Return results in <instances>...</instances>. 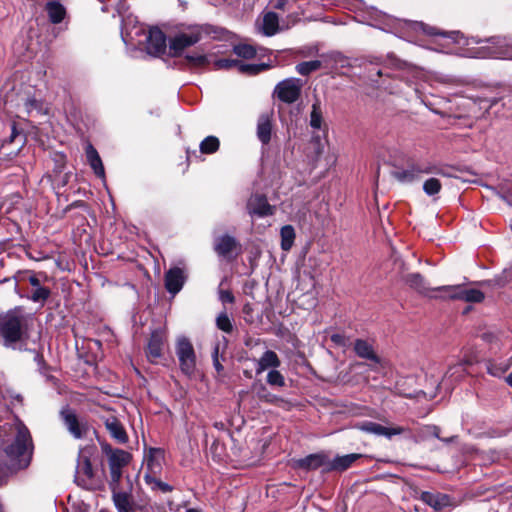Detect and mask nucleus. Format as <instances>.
Listing matches in <instances>:
<instances>
[{
	"label": "nucleus",
	"mask_w": 512,
	"mask_h": 512,
	"mask_svg": "<svg viewBox=\"0 0 512 512\" xmlns=\"http://www.w3.org/2000/svg\"><path fill=\"white\" fill-rule=\"evenodd\" d=\"M186 512H199V510L194 509V508H189V509H187Z\"/></svg>",
	"instance_id": "55"
},
{
	"label": "nucleus",
	"mask_w": 512,
	"mask_h": 512,
	"mask_svg": "<svg viewBox=\"0 0 512 512\" xmlns=\"http://www.w3.org/2000/svg\"><path fill=\"white\" fill-rule=\"evenodd\" d=\"M301 88L302 84L299 79H285L276 85L274 95L284 103H294L300 96Z\"/></svg>",
	"instance_id": "10"
},
{
	"label": "nucleus",
	"mask_w": 512,
	"mask_h": 512,
	"mask_svg": "<svg viewBox=\"0 0 512 512\" xmlns=\"http://www.w3.org/2000/svg\"><path fill=\"white\" fill-rule=\"evenodd\" d=\"M469 364L466 360H459L455 363H451L447 372L444 375V379L459 380L466 373V366Z\"/></svg>",
	"instance_id": "31"
},
{
	"label": "nucleus",
	"mask_w": 512,
	"mask_h": 512,
	"mask_svg": "<svg viewBox=\"0 0 512 512\" xmlns=\"http://www.w3.org/2000/svg\"><path fill=\"white\" fill-rule=\"evenodd\" d=\"M93 478V470L91 463L87 457L80 458L76 467L75 481L86 489L91 488Z\"/></svg>",
	"instance_id": "14"
},
{
	"label": "nucleus",
	"mask_w": 512,
	"mask_h": 512,
	"mask_svg": "<svg viewBox=\"0 0 512 512\" xmlns=\"http://www.w3.org/2000/svg\"><path fill=\"white\" fill-rule=\"evenodd\" d=\"M428 33L429 34H435V31H434V29H431V30L428 31Z\"/></svg>",
	"instance_id": "56"
},
{
	"label": "nucleus",
	"mask_w": 512,
	"mask_h": 512,
	"mask_svg": "<svg viewBox=\"0 0 512 512\" xmlns=\"http://www.w3.org/2000/svg\"><path fill=\"white\" fill-rule=\"evenodd\" d=\"M267 383L270 386L283 387L285 386V378L277 369L270 370L267 374Z\"/></svg>",
	"instance_id": "41"
},
{
	"label": "nucleus",
	"mask_w": 512,
	"mask_h": 512,
	"mask_svg": "<svg viewBox=\"0 0 512 512\" xmlns=\"http://www.w3.org/2000/svg\"><path fill=\"white\" fill-rule=\"evenodd\" d=\"M280 365L281 361L278 355L272 350H266L256 361V374L259 375L268 369H277Z\"/></svg>",
	"instance_id": "19"
},
{
	"label": "nucleus",
	"mask_w": 512,
	"mask_h": 512,
	"mask_svg": "<svg viewBox=\"0 0 512 512\" xmlns=\"http://www.w3.org/2000/svg\"><path fill=\"white\" fill-rule=\"evenodd\" d=\"M357 427L359 430L365 433L374 434L376 436H384L389 439L395 435L402 434L404 431V429L401 427H386L372 421H365L359 424Z\"/></svg>",
	"instance_id": "12"
},
{
	"label": "nucleus",
	"mask_w": 512,
	"mask_h": 512,
	"mask_svg": "<svg viewBox=\"0 0 512 512\" xmlns=\"http://www.w3.org/2000/svg\"><path fill=\"white\" fill-rule=\"evenodd\" d=\"M45 10L48 13L50 21L54 24L62 22L66 14L64 6L58 1H50L46 3Z\"/></svg>",
	"instance_id": "27"
},
{
	"label": "nucleus",
	"mask_w": 512,
	"mask_h": 512,
	"mask_svg": "<svg viewBox=\"0 0 512 512\" xmlns=\"http://www.w3.org/2000/svg\"><path fill=\"white\" fill-rule=\"evenodd\" d=\"M130 454L124 450H115L109 456V467L122 468L130 461Z\"/></svg>",
	"instance_id": "34"
},
{
	"label": "nucleus",
	"mask_w": 512,
	"mask_h": 512,
	"mask_svg": "<svg viewBox=\"0 0 512 512\" xmlns=\"http://www.w3.org/2000/svg\"><path fill=\"white\" fill-rule=\"evenodd\" d=\"M279 28V18L278 15L274 12H267L263 15L262 23L260 25V29L262 33L266 36H272L278 32Z\"/></svg>",
	"instance_id": "23"
},
{
	"label": "nucleus",
	"mask_w": 512,
	"mask_h": 512,
	"mask_svg": "<svg viewBox=\"0 0 512 512\" xmlns=\"http://www.w3.org/2000/svg\"><path fill=\"white\" fill-rule=\"evenodd\" d=\"M176 355L181 371L193 376L196 371V355L192 343L186 337H179L176 343Z\"/></svg>",
	"instance_id": "5"
},
{
	"label": "nucleus",
	"mask_w": 512,
	"mask_h": 512,
	"mask_svg": "<svg viewBox=\"0 0 512 512\" xmlns=\"http://www.w3.org/2000/svg\"><path fill=\"white\" fill-rule=\"evenodd\" d=\"M405 282L408 286L422 294L428 295L430 292V288L426 285L424 278L419 273L408 274L405 277Z\"/></svg>",
	"instance_id": "30"
},
{
	"label": "nucleus",
	"mask_w": 512,
	"mask_h": 512,
	"mask_svg": "<svg viewBox=\"0 0 512 512\" xmlns=\"http://www.w3.org/2000/svg\"><path fill=\"white\" fill-rule=\"evenodd\" d=\"M106 428L111 433V435L117 439L119 442H125L127 440L126 433L121 426V424L116 419H111L106 421Z\"/></svg>",
	"instance_id": "36"
},
{
	"label": "nucleus",
	"mask_w": 512,
	"mask_h": 512,
	"mask_svg": "<svg viewBox=\"0 0 512 512\" xmlns=\"http://www.w3.org/2000/svg\"><path fill=\"white\" fill-rule=\"evenodd\" d=\"M441 293L438 297L443 299H459L466 302L478 303L484 299V294L478 289H466L460 285L442 286L434 289Z\"/></svg>",
	"instance_id": "7"
},
{
	"label": "nucleus",
	"mask_w": 512,
	"mask_h": 512,
	"mask_svg": "<svg viewBox=\"0 0 512 512\" xmlns=\"http://www.w3.org/2000/svg\"><path fill=\"white\" fill-rule=\"evenodd\" d=\"M331 341L339 346H344L346 344V339L344 335L336 333L331 335Z\"/></svg>",
	"instance_id": "50"
},
{
	"label": "nucleus",
	"mask_w": 512,
	"mask_h": 512,
	"mask_svg": "<svg viewBox=\"0 0 512 512\" xmlns=\"http://www.w3.org/2000/svg\"><path fill=\"white\" fill-rule=\"evenodd\" d=\"M424 192L429 195H435L441 190V183L436 178H429L423 184Z\"/></svg>",
	"instance_id": "42"
},
{
	"label": "nucleus",
	"mask_w": 512,
	"mask_h": 512,
	"mask_svg": "<svg viewBox=\"0 0 512 512\" xmlns=\"http://www.w3.org/2000/svg\"><path fill=\"white\" fill-rule=\"evenodd\" d=\"M436 167L427 162L414 163L404 169H398L393 172V176L401 183H412L419 179L423 174H432Z\"/></svg>",
	"instance_id": "9"
},
{
	"label": "nucleus",
	"mask_w": 512,
	"mask_h": 512,
	"mask_svg": "<svg viewBox=\"0 0 512 512\" xmlns=\"http://www.w3.org/2000/svg\"><path fill=\"white\" fill-rule=\"evenodd\" d=\"M121 469L117 467H110V475L112 483H118L121 478Z\"/></svg>",
	"instance_id": "49"
},
{
	"label": "nucleus",
	"mask_w": 512,
	"mask_h": 512,
	"mask_svg": "<svg viewBox=\"0 0 512 512\" xmlns=\"http://www.w3.org/2000/svg\"><path fill=\"white\" fill-rule=\"evenodd\" d=\"M28 281L33 288L31 294L28 296V299L34 303H40L41 305H44V303L51 295L50 289L48 287L42 286L40 279L34 274L28 275Z\"/></svg>",
	"instance_id": "15"
},
{
	"label": "nucleus",
	"mask_w": 512,
	"mask_h": 512,
	"mask_svg": "<svg viewBox=\"0 0 512 512\" xmlns=\"http://www.w3.org/2000/svg\"><path fill=\"white\" fill-rule=\"evenodd\" d=\"M61 416L63 418V421L69 430V432L75 437V438H81L82 437V429L80 427V424L78 422V419L76 415L68 408L63 409L61 411Z\"/></svg>",
	"instance_id": "24"
},
{
	"label": "nucleus",
	"mask_w": 512,
	"mask_h": 512,
	"mask_svg": "<svg viewBox=\"0 0 512 512\" xmlns=\"http://www.w3.org/2000/svg\"><path fill=\"white\" fill-rule=\"evenodd\" d=\"M359 458H361V454L357 453L337 456L333 460H329V463L325 468V472L344 471L348 469Z\"/></svg>",
	"instance_id": "20"
},
{
	"label": "nucleus",
	"mask_w": 512,
	"mask_h": 512,
	"mask_svg": "<svg viewBox=\"0 0 512 512\" xmlns=\"http://www.w3.org/2000/svg\"><path fill=\"white\" fill-rule=\"evenodd\" d=\"M163 459V451L160 449H150L146 457V465L150 474H156L161 470V461Z\"/></svg>",
	"instance_id": "29"
},
{
	"label": "nucleus",
	"mask_w": 512,
	"mask_h": 512,
	"mask_svg": "<svg viewBox=\"0 0 512 512\" xmlns=\"http://www.w3.org/2000/svg\"><path fill=\"white\" fill-rule=\"evenodd\" d=\"M86 158L90 167L93 169L94 173L100 177H105V170L102 163V160L97 152V150L93 147V145L88 144L86 146Z\"/></svg>",
	"instance_id": "22"
},
{
	"label": "nucleus",
	"mask_w": 512,
	"mask_h": 512,
	"mask_svg": "<svg viewBox=\"0 0 512 512\" xmlns=\"http://www.w3.org/2000/svg\"><path fill=\"white\" fill-rule=\"evenodd\" d=\"M321 67L319 60H312L299 63L296 66V71L301 75H309L311 72L318 70Z\"/></svg>",
	"instance_id": "39"
},
{
	"label": "nucleus",
	"mask_w": 512,
	"mask_h": 512,
	"mask_svg": "<svg viewBox=\"0 0 512 512\" xmlns=\"http://www.w3.org/2000/svg\"><path fill=\"white\" fill-rule=\"evenodd\" d=\"M45 113L43 102L36 94L30 93L20 94L17 97V112L19 118L27 116H37Z\"/></svg>",
	"instance_id": "8"
},
{
	"label": "nucleus",
	"mask_w": 512,
	"mask_h": 512,
	"mask_svg": "<svg viewBox=\"0 0 512 512\" xmlns=\"http://www.w3.org/2000/svg\"><path fill=\"white\" fill-rule=\"evenodd\" d=\"M429 429L431 430V433L438 439H440V435H439V428L437 426H431L429 427ZM454 439V437H451V438H445V439H442V441L444 442H451L452 440Z\"/></svg>",
	"instance_id": "51"
},
{
	"label": "nucleus",
	"mask_w": 512,
	"mask_h": 512,
	"mask_svg": "<svg viewBox=\"0 0 512 512\" xmlns=\"http://www.w3.org/2000/svg\"><path fill=\"white\" fill-rule=\"evenodd\" d=\"M286 3H287V0H277V2L275 4V8L283 9L284 6L286 5Z\"/></svg>",
	"instance_id": "52"
},
{
	"label": "nucleus",
	"mask_w": 512,
	"mask_h": 512,
	"mask_svg": "<svg viewBox=\"0 0 512 512\" xmlns=\"http://www.w3.org/2000/svg\"><path fill=\"white\" fill-rule=\"evenodd\" d=\"M122 39L127 46H139L145 43L148 54L159 56L166 51L165 34L158 28L145 31L141 26H135L131 31L124 27L121 32Z\"/></svg>",
	"instance_id": "2"
},
{
	"label": "nucleus",
	"mask_w": 512,
	"mask_h": 512,
	"mask_svg": "<svg viewBox=\"0 0 512 512\" xmlns=\"http://www.w3.org/2000/svg\"><path fill=\"white\" fill-rule=\"evenodd\" d=\"M235 247L236 240L229 235L221 236L215 242V250L221 256H227Z\"/></svg>",
	"instance_id": "28"
},
{
	"label": "nucleus",
	"mask_w": 512,
	"mask_h": 512,
	"mask_svg": "<svg viewBox=\"0 0 512 512\" xmlns=\"http://www.w3.org/2000/svg\"><path fill=\"white\" fill-rule=\"evenodd\" d=\"M215 65L219 69H229L235 67L239 72L245 74H257L264 69V66L245 64L235 59H220L216 61Z\"/></svg>",
	"instance_id": "16"
},
{
	"label": "nucleus",
	"mask_w": 512,
	"mask_h": 512,
	"mask_svg": "<svg viewBox=\"0 0 512 512\" xmlns=\"http://www.w3.org/2000/svg\"><path fill=\"white\" fill-rule=\"evenodd\" d=\"M507 383L512 387V372L506 378Z\"/></svg>",
	"instance_id": "54"
},
{
	"label": "nucleus",
	"mask_w": 512,
	"mask_h": 512,
	"mask_svg": "<svg viewBox=\"0 0 512 512\" xmlns=\"http://www.w3.org/2000/svg\"><path fill=\"white\" fill-rule=\"evenodd\" d=\"M354 350H355L356 354L361 358L374 361L375 363L379 362V358L375 354L372 345L365 340H362V339L356 340L355 345H354Z\"/></svg>",
	"instance_id": "26"
},
{
	"label": "nucleus",
	"mask_w": 512,
	"mask_h": 512,
	"mask_svg": "<svg viewBox=\"0 0 512 512\" xmlns=\"http://www.w3.org/2000/svg\"><path fill=\"white\" fill-rule=\"evenodd\" d=\"M165 341L163 332L153 331L147 346V357L151 362H155L162 356V348Z\"/></svg>",
	"instance_id": "17"
},
{
	"label": "nucleus",
	"mask_w": 512,
	"mask_h": 512,
	"mask_svg": "<svg viewBox=\"0 0 512 512\" xmlns=\"http://www.w3.org/2000/svg\"><path fill=\"white\" fill-rule=\"evenodd\" d=\"M245 375H246L247 377H251V375H250V374H249V372H247V371H245Z\"/></svg>",
	"instance_id": "59"
},
{
	"label": "nucleus",
	"mask_w": 512,
	"mask_h": 512,
	"mask_svg": "<svg viewBox=\"0 0 512 512\" xmlns=\"http://www.w3.org/2000/svg\"><path fill=\"white\" fill-rule=\"evenodd\" d=\"M322 125V111L320 103L317 101L313 103L310 113V126L314 129H320Z\"/></svg>",
	"instance_id": "38"
},
{
	"label": "nucleus",
	"mask_w": 512,
	"mask_h": 512,
	"mask_svg": "<svg viewBox=\"0 0 512 512\" xmlns=\"http://www.w3.org/2000/svg\"><path fill=\"white\" fill-rule=\"evenodd\" d=\"M113 501L118 512H131L132 505L128 493L113 490Z\"/></svg>",
	"instance_id": "32"
},
{
	"label": "nucleus",
	"mask_w": 512,
	"mask_h": 512,
	"mask_svg": "<svg viewBox=\"0 0 512 512\" xmlns=\"http://www.w3.org/2000/svg\"><path fill=\"white\" fill-rule=\"evenodd\" d=\"M28 317L21 308H15L0 315V341L5 347L15 348L25 337Z\"/></svg>",
	"instance_id": "3"
},
{
	"label": "nucleus",
	"mask_w": 512,
	"mask_h": 512,
	"mask_svg": "<svg viewBox=\"0 0 512 512\" xmlns=\"http://www.w3.org/2000/svg\"><path fill=\"white\" fill-rule=\"evenodd\" d=\"M216 325L220 330L226 333H230L233 329L231 320L226 313H221L218 315L216 319Z\"/></svg>",
	"instance_id": "44"
},
{
	"label": "nucleus",
	"mask_w": 512,
	"mask_h": 512,
	"mask_svg": "<svg viewBox=\"0 0 512 512\" xmlns=\"http://www.w3.org/2000/svg\"><path fill=\"white\" fill-rule=\"evenodd\" d=\"M204 34L203 27L194 25L185 31L176 34L169 41V51L172 56H179L182 52L194 44L198 43Z\"/></svg>",
	"instance_id": "4"
},
{
	"label": "nucleus",
	"mask_w": 512,
	"mask_h": 512,
	"mask_svg": "<svg viewBox=\"0 0 512 512\" xmlns=\"http://www.w3.org/2000/svg\"><path fill=\"white\" fill-rule=\"evenodd\" d=\"M328 463L329 459L324 453L310 454L296 461L297 467L305 470H315L323 467V470L325 471Z\"/></svg>",
	"instance_id": "18"
},
{
	"label": "nucleus",
	"mask_w": 512,
	"mask_h": 512,
	"mask_svg": "<svg viewBox=\"0 0 512 512\" xmlns=\"http://www.w3.org/2000/svg\"><path fill=\"white\" fill-rule=\"evenodd\" d=\"M246 208L251 217H265L273 214V207L268 203L266 196L262 194L251 195Z\"/></svg>",
	"instance_id": "11"
},
{
	"label": "nucleus",
	"mask_w": 512,
	"mask_h": 512,
	"mask_svg": "<svg viewBox=\"0 0 512 512\" xmlns=\"http://www.w3.org/2000/svg\"><path fill=\"white\" fill-rule=\"evenodd\" d=\"M510 360L496 361L490 360L487 362V372L494 377H501L510 367Z\"/></svg>",
	"instance_id": "33"
},
{
	"label": "nucleus",
	"mask_w": 512,
	"mask_h": 512,
	"mask_svg": "<svg viewBox=\"0 0 512 512\" xmlns=\"http://www.w3.org/2000/svg\"><path fill=\"white\" fill-rule=\"evenodd\" d=\"M186 59L195 67H201L208 63L206 56L202 54H190L186 56Z\"/></svg>",
	"instance_id": "45"
},
{
	"label": "nucleus",
	"mask_w": 512,
	"mask_h": 512,
	"mask_svg": "<svg viewBox=\"0 0 512 512\" xmlns=\"http://www.w3.org/2000/svg\"><path fill=\"white\" fill-rule=\"evenodd\" d=\"M233 51L237 56L246 59L253 58L256 54V50L254 49V47L248 44L236 45L234 46Z\"/></svg>",
	"instance_id": "40"
},
{
	"label": "nucleus",
	"mask_w": 512,
	"mask_h": 512,
	"mask_svg": "<svg viewBox=\"0 0 512 512\" xmlns=\"http://www.w3.org/2000/svg\"><path fill=\"white\" fill-rule=\"evenodd\" d=\"M219 298L223 303H232L234 302V296L230 291L221 290L219 293Z\"/></svg>",
	"instance_id": "48"
},
{
	"label": "nucleus",
	"mask_w": 512,
	"mask_h": 512,
	"mask_svg": "<svg viewBox=\"0 0 512 512\" xmlns=\"http://www.w3.org/2000/svg\"><path fill=\"white\" fill-rule=\"evenodd\" d=\"M212 359H213V366L215 368V370L220 374L221 372H223L224 370V367L223 365L221 364L220 362V359H219V345H215L214 347V350H213V353H212Z\"/></svg>",
	"instance_id": "46"
},
{
	"label": "nucleus",
	"mask_w": 512,
	"mask_h": 512,
	"mask_svg": "<svg viewBox=\"0 0 512 512\" xmlns=\"http://www.w3.org/2000/svg\"><path fill=\"white\" fill-rule=\"evenodd\" d=\"M422 500L435 510H442L452 505L450 496L442 493L424 492L422 494Z\"/></svg>",
	"instance_id": "21"
},
{
	"label": "nucleus",
	"mask_w": 512,
	"mask_h": 512,
	"mask_svg": "<svg viewBox=\"0 0 512 512\" xmlns=\"http://www.w3.org/2000/svg\"><path fill=\"white\" fill-rule=\"evenodd\" d=\"M13 440L4 444V467L11 473L24 470L29 467L33 456V442L28 428L20 421L10 425Z\"/></svg>",
	"instance_id": "1"
},
{
	"label": "nucleus",
	"mask_w": 512,
	"mask_h": 512,
	"mask_svg": "<svg viewBox=\"0 0 512 512\" xmlns=\"http://www.w3.org/2000/svg\"><path fill=\"white\" fill-rule=\"evenodd\" d=\"M145 480L149 485H151L152 489H160L163 492H171L173 489L169 484L156 479L150 474L145 475Z\"/></svg>",
	"instance_id": "43"
},
{
	"label": "nucleus",
	"mask_w": 512,
	"mask_h": 512,
	"mask_svg": "<svg viewBox=\"0 0 512 512\" xmlns=\"http://www.w3.org/2000/svg\"><path fill=\"white\" fill-rule=\"evenodd\" d=\"M18 136V133L15 130V126H12V134L10 136V141H14V139Z\"/></svg>",
	"instance_id": "53"
},
{
	"label": "nucleus",
	"mask_w": 512,
	"mask_h": 512,
	"mask_svg": "<svg viewBox=\"0 0 512 512\" xmlns=\"http://www.w3.org/2000/svg\"><path fill=\"white\" fill-rule=\"evenodd\" d=\"M257 396L260 400H264L266 402H274L276 397L274 395H272L271 393H269L265 387H262L258 392H257Z\"/></svg>",
	"instance_id": "47"
},
{
	"label": "nucleus",
	"mask_w": 512,
	"mask_h": 512,
	"mask_svg": "<svg viewBox=\"0 0 512 512\" xmlns=\"http://www.w3.org/2000/svg\"><path fill=\"white\" fill-rule=\"evenodd\" d=\"M219 140L215 136H208L200 143V151L204 154H211L218 150Z\"/></svg>",
	"instance_id": "37"
},
{
	"label": "nucleus",
	"mask_w": 512,
	"mask_h": 512,
	"mask_svg": "<svg viewBox=\"0 0 512 512\" xmlns=\"http://www.w3.org/2000/svg\"><path fill=\"white\" fill-rule=\"evenodd\" d=\"M496 102H497V100H496V99L492 100V101H491V106H492V105H494Z\"/></svg>",
	"instance_id": "57"
},
{
	"label": "nucleus",
	"mask_w": 512,
	"mask_h": 512,
	"mask_svg": "<svg viewBox=\"0 0 512 512\" xmlns=\"http://www.w3.org/2000/svg\"><path fill=\"white\" fill-rule=\"evenodd\" d=\"M485 42L483 57L512 60V37L495 36Z\"/></svg>",
	"instance_id": "6"
},
{
	"label": "nucleus",
	"mask_w": 512,
	"mask_h": 512,
	"mask_svg": "<svg viewBox=\"0 0 512 512\" xmlns=\"http://www.w3.org/2000/svg\"><path fill=\"white\" fill-rule=\"evenodd\" d=\"M435 395H436V393H432V394H430V399L434 398V397H435Z\"/></svg>",
	"instance_id": "58"
},
{
	"label": "nucleus",
	"mask_w": 512,
	"mask_h": 512,
	"mask_svg": "<svg viewBox=\"0 0 512 512\" xmlns=\"http://www.w3.org/2000/svg\"><path fill=\"white\" fill-rule=\"evenodd\" d=\"M281 248L284 251H288L291 249L294 239H295V231L291 225H286L281 228Z\"/></svg>",
	"instance_id": "35"
},
{
	"label": "nucleus",
	"mask_w": 512,
	"mask_h": 512,
	"mask_svg": "<svg viewBox=\"0 0 512 512\" xmlns=\"http://www.w3.org/2000/svg\"><path fill=\"white\" fill-rule=\"evenodd\" d=\"M185 281V271L180 267L170 268L165 274V287L173 296L180 292Z\"/></svg>",
	"instance_id": "13"
},
{
	"label": "nucleus",
	"mask_w": 512,
	"mask_h": 512,
	"mask_svg": "<svg viewBox=\"0 0 512 512\" xmlns=\"http://www.w3.org/2000/svg\"><path fill=\"white\" fill-rule=\"evenodd\" d=\"M272 124L271 119L267 114L259 117L257 123V136L263 144H268L271 139Z\"/></svg>",
	"instance_id": "25"
}]
</instances>
